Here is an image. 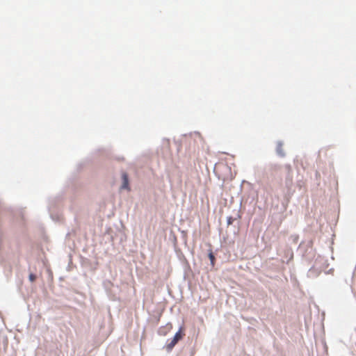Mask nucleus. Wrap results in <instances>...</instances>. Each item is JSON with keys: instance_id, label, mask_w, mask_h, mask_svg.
<instances>
[{"instance_id": "nucleus-6", "label": "nucleus", "mask_w": 356, "mask_h": 356, "mask_svg": "<svg viewBox=\"0 0 356 356\" xmlns=\"http://www.w3.org/2000/svg\"><path fill=\"white\" fill-rule=\"evenodd\" d=\"M232 222H233L232 217H229L227 218V224L229 225L232 224Z\"/></svg>"}, {"instance_id": "nucleus-2", "label": "nucleus", "mask_w": 356, "mask_h": 356, "mask_svg": "<svg viewBox=\"0 0 356 356\" xmlns=\"http://www.w3.org/2000/svg\"><path fill=\"white\" fill-rule=\"evenodd\" d=\"M184 336V329H183V327H180L179 331L175 334L174 337L175 338L178 339L179 340H181Z\"/></svg>"}, {"instance_id": "nucleus-8", "label": "nucleus", "mask_w": 356, "mask_h": 356, "mask_svg": "<svg viewBox=\"0 0 356 356\" xmlns=\"http://www.w3.org/2000/svg\"><path fill=\"white\" fill-rule=\"evenodd\" d=\"M172 340L177 343V342L179 341L178 339L175 338V337H173Z\"/></svg>"}, {"instance_id": "nucleus-1", "label": "nucleus", "mask_w": 356, "mask_h": 356, "mask_svg": "<svg viewBox=\"0 0 356 356\" xmlns=\"http://www.w3.org/2000/svg\"><path fill=\"white\" fill-rule=\"evenodd\" d=\"M122 184L121 188L127 189V190L129 191L130 188H129V179H128L127 174L125 172L122 173Z\"/></svg>"}, {"instance_id": "nucleus-4", "label": "nucleus", "mask_w": 356, "mask_h": 356, "mask_svg": "<svg viewBox=\"0 0 356 356\" xmlns=\"http://www.w3.org/2000/svg\"><path fill=\"white\" fill-rule=\"evenodd\" d=\"M277 152L279 154L283 156L284 155V153L282 152V145L280 144L278 145L277 147Z\"/></svg>"}, {"instance_id": "nucleus-5", "label": "nucleus", "mask_w": 356, "mask_h": 356, "mask_svg": "<svg viewBox=\"0 0 356 356\" xmlns=\"http://www.w3.org/2000/svg\"><path fill=\"white\" fill-rule=\"evenodd\" d=\"M29 280H30L31 282H34V281L36 280V276H35L34 274L31 273V274L29 275Z\"/></svg>"}, {"instance_id": "nucleus-3", "label": "nucleus", "mask_w": 356, "mask_h": 356, "mask_svg": "<svg viewBox=\"0 0 356 356\" xmlns=\"http://www.w3.org/2000/svg\"><path fill=\"white\" fill-rule=\"evenodd\" d=\"M177 344V343H175L172 339V341L168 343L167 345H166V348L168 351L171 350L174 346Z\"/></svg>"}, {"instance_id": "nucleus-7", "label": "nucleus", "mask_w": 356, "mask_h": 356, "mask_svg": "<svg viewBox=\"0 0 356 356\" xmlns=\"http://www.w3.org/2000/svg\"><path fill=\"white\" fill-rule=\"evenodd\" d=\"M209 256V259H211V262H213V261L215 259L213 254L211 252Z\"/></svg>"}]
</instances>
